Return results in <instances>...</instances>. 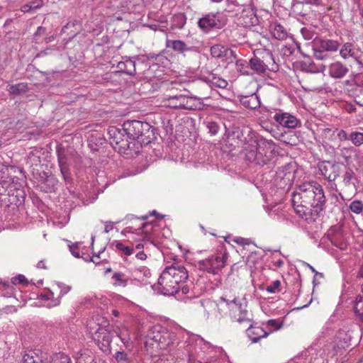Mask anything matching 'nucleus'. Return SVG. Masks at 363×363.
I'll return each mask as SVG.
<instances>
[{
	"label": "nucleus",
	"mask_w": 363,
	"mask_h": 363,
	"mask_svg": "<svg viewBox=\"0 0 363 363\" xmlns=\"http://www.w3.org/2000/svg\"><path fill=\"white\" fill-rule=\"evenodd\" d=\"M296 213L308 222L315 221L325 208L326 197L323 186L315 181L298 185L292 194Z\"/></svg>",
	"instance_id": "f257e3e1"
},
{
	"label": "nucleus",
	"mask_w": 363,
	"mask_h": 363,
	"mask_svg": "<svg viewBox=\"0 0 363 363\" xmlns=\"http://www.w3.org/2000/svg\"><path fill=\"white\" fill-rule=\"evenodd\" d=\"M126 135L133 141L135 152H140L143 145L150 143L153 137V130L147 122L133 120L125 121L123 124Z\"/></svg>",
	"instance_id": "f03ea898"
},
{
	"label": "nucleus",
	"mask_w": 363,
	"mask_h": 363,
	"mask_svg": "<svg viewBox=\"0 0 363 363\" xmlns=\"http://www.w3.org/2000/svg\"><path fill=\"white\" fill-rule=\"evenodd\" d=\"M108 133L109 135L110 144L121 155H125L127 157L137 155L140 152H135L133 147V141L129 139L124 127L121 128L115 126L109 127Z\"/></svg>",
	"instance_id": "7ed1b4c3"
},
{
	"label": "nucleus",
	"mask_w": 363,
	"mask_h": 363,
	"mask_svg": "<svg viewBox=\"0 0 363 363\" xmlns=\"http://www.w3.org/2000/svg\"><path fill=\"white\" fill-rule=\"evenodd\" d=\"M242 152L246 160L250 162H255L260 166L267 164L269 161V157L262 151L261 147L259 148L257 138L250 131L243 140Z\"/></svg>",
	"instance_id": "20e7f679"
},
{
	"label": "nucleus",
	"mask_w": 363,
	"mask_h": 363,
	"mask_svg": "<svg viewBox=\"0 0 363 363\" xmlns=\"http://www.w3.org/2000/svg\"><path fill=\"white\" fill-rule=\"evenodd\" d=\"M201 99L196 96H186L184 94L174 95L163 99L164 106L173 109L195 110L197 105L195 101Z\"/></svg>",
	"instance_id": "39448f33"
},
{
	"label": "nucleus",
	"mask_w": 363,
	"mask_h": 363,
	"mask_svg": "<svg viewBox=\"0 0 363 363\" xmlns=\"http://www.w3.org/2000/svg\"><path fill=\"white\" fill-rule=\"evenodd\" d=\"M227 259V253H218L199 261L198 267L208 273L217 274L225 267Z\"/></svg>",
	"instance_id": "423d86ee"
},
{
	"label": "nucleus",
	"mask_w": 363,
	"mask_h": 363,
	"mask_svg": "<svg viewBox=\"0 0 363 363\" xmlns=\"http://www.w3.org/2000/svg\"><path fill=\"white\" fill-rule=\"evenodd\" d=\"M227 23V18L223 12L208 13L199 18L198 21L199 27L205 33L211 30L223 28Z\"/></svg>",
	"instance_id": "0eeeda50"
},
{
	"label": "nucleus",
	"mask_w": 363,
	"mask_h": 363,
	"mask_svg": "<svg viewBox=\"0 0 363 363\" xmlns=\"http://www.w3.org/2000/svg\"><path fill=\"white\" fill-rule=\"evenodd\" d=\"M180 287L181 285H178L165 269L162 271L155 286L156 290L164 296H173L179 293Z\"/></svg>",
	"instance_id": "6e6552de"
},
{
	"label": "nucleus",
	"mask_w": 363,
	"mask_h": 363,
	"mask_svg": "<svg viewBox=\"0 0 363 363\" xmlns=\"http://www.w3.org/2000/svg\"><path fill=\"white\" fill-rule=\"evenodd\" d=\"M339 53L340 57L347 60L352 59L356 63L363 67V52L361 48L357 45L350 42H347L342 44L340 47Z\"/></svg>",
	"instance_id": "1a4fd4ad"
},
{
	"label": "nucleus",
	"mask_w": 363,
	"mask_h": 363,
	"mask_svg": "<svg viewBox=\"0 0 363 363\" xmlns=\"http://www.w3.org/2000/svg\"><path fill=\"white\" fill-rule=\"evenodd\" d=\"M270 116L279 125L289 129L297 128L300 123L299 120L296 116L281 109H276L271 112Z\"/></svg>",
	"instance_id": "9d476101"
},
{
	"label": "nucleus",
	"mask_w": 363,
	"mask_h": 363,
	"mask_svg": "<svg viewBox=\"0 0 363 363\" xmlns=\"http://www.w3.org/2000/svg\"><path fill=\"white\" fill-rule=\"evenodd\" d=\"M90 333L100 349L104 352L108 350L111 343L112 336L110 331L105 327L98 325L96 329L90 326Z\"/></svg>",
	"instance_id": "9b49d317"
},
{
	"label": "nucleus",
	"mask_w": 363,
	"mask_h": 363,
	"mask_svg": "<svg viewBox=\"0 0 363 363\" xmlns=\"http://www.w3.org/2000/svg\"><path fill=\"white\" fill-rule=\"evenodd\" d=\"M274 64V59L273 55L271 52H266L265 56L263 57V59H260L259 57L255 56L250 60V66L251 67V72L257 74H264L269 69V65Z\"/></svg>",
	"instance_id": "f8f14e48"
},
{
	"label": "nucleus",
	"mask_w": 363,
	"mask_h": 363,
	"mask_svg": "<svg viewBox=\"0 0 363 363\" xmlns=\"http://www.w3.org/2000/svg\"><path fill=\"white\" fill-rule=\"evenodd\" d=\"M321 175L329 182H335L340 174V166L335 162L322 161L318 164Z\"/></svg>",
	"instance_id": "ddd939ff"
},
{
	"label": "nucleus",
	"mask_w": 363,
	"mask_h": 363,
	"mask_svg": "<svg viewBox=\"0 0 363 363\" xmlns=\"http://www.w3.org/2000/svg\"><path fill=\"white\" fill-rule=\"evenodd\" d=\"M164 269L177 281L178 285L184 284L189 277L187 269L179 263H173L172 265L165 267Z\"/></svg>",
	"instance_id": "4468645a"
},
{
	"label": "nucleus",
	"mask_w": 363,
	"mask_h": 363,
	"mask_svg": "<svg viewBox=\"0 0 363 363\" xmlns=\"http://www.w3.org/2000/svg\"><path fill=\"white\" fill-rule=\"evenodd\" d=\"M18 190L14 188L13 185L9 184L7 181H2L0 182V202L5 201L6 202V197H9L8 202L10 203L16 204V202L18 201L17 199L18 194H15L18 193Z\"/></svg>",
	"instance_id": "2eb2a0df"
},
{
	"label": "nucleus",
	"mask_w": 363,
	"mask_h": 363,
	"mask_svg": "<svg viewBox=\"0 0 363 363\" xmlns=\"http://www.w3.org/2000/svg\"><path fill=\"white\" fill-rule=\"evenodd\" d=\"M315 45L327 52H335L340 49V43L338 40L316 37L313 39Z\"/></svg>",
	"instance_id": "dca6fc26"
},
{
	"label": "nucleus",
	"mask_w": 363,
	"mask_h": 363,
	"mask_svg": "<svg viewBox=\"0 0 363 363\" xmlns=\"http://www.w3.org/2000/svg\"><path fill=\"white\" fill-rule=\"evenodd\" d=\"M349 67L340 61L332 62L328 66V74L335 79L344 78L349 72Z\"/></svg>",
	"instance_id": "f3484780"
},
{
	"label": "nucleus",
	"mask_w": 363,
	"mask_h": 363,
	"mask_svg": "<svg viewBox=\"0 0 363 363\" xmlns=\"http://www.w3.org/2000/svg\"><path fill=\"white\" fill-rule=\"evenodd\" d=\"M165 329V328L159 324L152 326L147 335L146 344L153 345V342H155L156 344V347L160 349L162 337Z\"/></svg>",
	"instance_id": "a211bd4d"
},
{
	"label": "nucleus",
	"mask_w": 363,
	"mask_h": 363,
	"mask_svg": "<svg viewBox=\"0 0 363 363\" xmlns=\"http://www.w3.org/2000/svg\"><path fill=\"white\" fill-rule=\"evenodd\" d=\"M238 306L237 308V310L235 311V312H238L237 315H234L235 319L236 321H238L239 323H249L250 324L252 322V319L250 317V314L248 311L246 309L247 308V301L246 300H236L234 301V303H236Z\"/></svg>",
	"instance_id": "6ab92c4d"
},
{
	"label": "nucleus",
	"mask_w": 363,
	"mask_h": 363,
	"mask_svg": "<svg viewBox=\"0 0 363 363\" xmlns=\"http://www.w3.org/2000/svg\"><path fill=\"white\" fill-rule=\"evenodd\" d=\"M269 30L272 37L278 40H284L289 36L286 28L277 21L271 22Z\"/></svg>",
	"instance_id": "aec40b11"
},
{
	"label": "nucleus",
	"mask_w": 363,
	"mask_h": 363,
	"mask_svg": "<svg viewBox=\"0 0 363 363\" xmlns=\"http://www.w3.org/2000/svg\"><path fill=\"white\" fill-rule=\"evenodd\" d=\"M23 363H47L46 354L40 350L30 351L23 357Z\"/></svg>",
	"instance_id": "412c9836"
},
{
	"label": "nucleus",
	"mask_w": 363,
	"mask_h": 363,
	"mask_svg": "<svg viewBox=\"0 0 363 363\" xmlns=\"http://www.w3.org/2000/svg\"><path fill=\"white\" fill-rule=\"evenodd\" d=\"M301 71L306 73H320L323 72L326 66L323 64H315L312 60L303 61L300 64Z\"/></svg>",
	"instance_id": "4be33fe9"
},
{
	"label": "nucleus",
	"mask_w": 363,
	"mask_h": 363,
	"mask_svg": "<svg viewBox=\"0 0 363 363\" xmlns=\"http://www.w3.org/2000/svg\"><path fill=\"white\" fill-rule=\"evenodd\" d=\"M247 335L252 342L255 343L258 342L260 339L266 337L269 333L264 331L262 328L254 327L252 323H250L247 330Z\"/></svg>",
	"instance_id": "5701e85b"
},
{
	"label": "nucleus",
	"mask_w": 363,
	"mask_h": 363,
	"mask_svg": "<svg viewBox=\"0 0 363 363\" xmlns=\"http://www.w3.org/2000/svg\"><path fill=\"white\" fill-rule=\"evenodd\" d=\"M240 101L245 107L250 109H256L261 106L259 97L256 94L243 96L240 99Z\"/></svg>",
	"instance_id": "b1692460"
},
{
	"label": "nucleus",
	"mask_w": 363,
	"mask_h": 363,
	"mask_svg": "<svg viewBox=\"0 0 363 363\" xmlns=\"http://www.w3.org/2000/svg\"><path fill=\"white\" fill-rule=\"evenodd\" d=\"M117 68L118 69V72L130 76H133L136 73L135 62L130 59H126L124 61L119 62L117 65Z\"/></svg>",
	"instance_id": "393cba45"
},
{
	"label": "nucleus",
	"mask_w": 363,
	"mask_h": 363,
	"mask_svg": "<svg viewBox=\"0 0 363 363\" xmlns=\"http://www.w3.org/2000/svg\"><path fill=\"white\" fill-rule=\"evenodd\" d=\"M117 336L120 338L123 343L124 347L128 350H131L133 347V342L130 338V332L126 327H123L119 329L117 333Z\"/></svg>",
	"instance_id": "a878e982"
},
{
	"label": "nucleus",
	"mask_w": 363,
	"mask_h": 363,
	"mask_svg": "<svg viewBox=\"0 0 363 363\" xmlns=\"http://www.w3.org/2000/svg\"><path fill=\"white\" fill-rule=\"evenodd\" d=\"M186 23V17L183 13H177L174 14L170 19V29L174 30L176 29H182Z\"/></svg>",
	"instance_id": "bb28decb"
},
{
	"label": "nucleus",
	"mask_w": 363,
	"mask_h": 363,
	"mask_svg": "<svg viewBox=\"0 0 363 363\" xmlns=\"http://www.w3.org/2000/svg\"><path fill=\"white\" fill-rule=\"evenodd\" d=\"M177 342L176 335L172 333L169 332L167 329H165V331L164 333V335H162L160 349V350H165L167 347H170L171 345H173L174 343Z\"/></svg>",
	"instance_id": "cd10ccee"
},
{
	"label": "nucleus",
	"mask_w": 363,
	"mask_h": 363,
	"mask_svg": "<svg viewBox=\"0 0 363 363\" xmlns=\"http://www.w3.org/2000/svg\"><path fill=\"white\" fill-rule=\"evenodd\" d=\"M112 284L116 287H125L128 285V277L123 272H116L112 276Z\"/></svg>",
	"instance_id": "c85d7f7f"
},
{
	"label": "nucleus",
	"mask_w": 363,
	"mask_h": 363,
	"mask_svg": "<svg viewBox=\"0 0 363 363\" xmlns=\"http://www.w3.org/2000/svg\"><path fill=\"white\" fill-rule=\"evenodd\" d=\"M342 182L346 186L353 185L356 187V183L358 182V178L354 172L351 168H347L343 174Z\"/></svg>",
	"instance_id": "c756f323"
},
{
	"label": "nucleus",
	"mask_w": 363,
	"mask_h": 363,
	"mask_svg": "<svg viewBox=\"0 0 363 363\" xmlns=\"http://www.w3.org/2000/svg\"><path fill=\"white\" fill-rule=\"evenodd\" d=\"M236 69L242 75H252L253 72H251V67L250 66V61L247 62L245 60L239 59L235 62Z\"/></svg>",
	"instance_id": "7c9ffc66"
},
{
	"label": "nucleus",
	"mask_w": 363,
	"mask_h": 363,
	"mask_svg": "<svg viewBox=\"0 0 363 363\" xmlns=\"http://www.w3.org/2000/svg\"><path fill=\"white\" fill-rule=\"evenodd\" d=\"M167 46L168 48H171L174 51H177L179 52H184L190 50V48L186 45V44L180 40H167Z\"/></svg>",
	"instance_id": "2f4dec72"
},
{
	"label": "nucleus",
	"mask_w": 363,
	"mask_h": 363,
	"mask_svg": "<svg viewBox=\"0 0 363 363\" xmlns=\"http://www.w3.org/2000/svg\"><path fill=\"white\" fill-rule=\"evenodd\" d=\"M211 55L218 59L228 57V48L220 45H214L211 48Z\"/></svg>",
	"instance_id": "473e14b6"
},
{
	"label": "nucleus",
	"mask_w": 363,
	"mask_h": 363,
	"mask_svg": "<svg viewBox=\"0 0 363 363\" xmlns=\"http://www.w3.org/2000/svg\"><path fill=\"white\" fill-rule=\"evenodd\" d=\"M354 312L359 320L363 322V296H357L354 304Z\"/></svg>",
	"instance_id": "72a5a7b5"
},
{
	"label": "nucleus",
	"mask_w": 363,
	"mask_h": 363,
	"mask_svg": "<svg viewBox=\"0 0 363 363\" xmlns=\"http://www.w3.org/2000/svg\"><path fill=\"white\" fill-rule=\"evenodd\" d=\"M151 273L150 269L145 266L140 267L138 268H135L133 271V276L135 277V279L138 280L143 281L144 278L149 277L150 276Z\"/></svg>",
	"instance_id": "f704fd0d"
},
{
	"label": "nucleus",
	"mask_w": 363,
	"mask_h": 363,
	"mask_svg": "<svg viewBox=\"0 0 363 363\" xmlns=\"http://www.w3.org/2000/svg\"><path fill=\"white\" fill-rule=\"evenodd\" d=\"M9 92L11 94L18 95L21 93H26L28 91V85L26 83H18L16 84L9 85Z\"/></svg>",
	"instance_id": "c9c22d12"
},
{
	"label": "nucleus",
	"mask_w": 363,
	"mask_h": 363,
	"mask_svg": "<svg viewBox=\"0 0 363 363\" xmlns=\"http://www.w3.org/2000/svg\"><path fill=\"white\" fill-rule=\"evenodd\" d=\"M277 172V179H280L281 180H284V184H289L291 182V175L290 172H291L289 170V168H286V167H280L278 169Z\"/></svg>",
	"instance_id": "e433bc0d"
},
{
	"label": "nucleus",
	"mask_w": 363,
	"mask_h": 363,
	"mask_svg": "<svg viewBox=\"0 0 363 363\" xmlns=\"http://www.w3.org/2000/svg\"><path fill=\"white\" fill-rule=\"evenodd\" d=\"M111 246H114L118 251L121 252L123 255L127 256L132 255L134 251V249L133 247H130V246H126L120 241H113L111 243Z\"/></svg>",
	"instance_id": "4c0bfd02"
},
{
	"label": "nucleus",
	"mask_w": 363,
	"mask_h": 363,
	"mask_svg": "<svg viewBox=\"0 0 363 363\" xmlns=\"http://www.w3.org/2000/svg\"><path fill=\"white\" fill-rule=\"evenodd\" d=\"M340 155L348 163L350 162L352 153L356 152V150L352 146L341 147L339 148Z\"/></svg>",
	"instance_id": "58836bf2"
},
{
	"label": "nucleus",
	"mask_w": 363,
	"mask_h": 363,
	"mask_svg": "<svg viewBox=\"0 0 363 363\" xmlns=\"http://www.w3.org/2000/svg\"><path fill=\"white\" fill-rule=\"evenodd\" d=\"M50 363H72V360L66 354L58 352L52 355Z\"/></svg>",
	"instance_id": "ea45409f"
},
{
	"label": "nucleus",
	"mask_w": 363,
	"mask_h": 363,
	"mask_svg": "<svg viewBox=\"0 0 363 363\" xmlns=\"http://www.w3.org/2000/svg\"><path fill=\"white\" fill-rule=\"evenodd\" d=\"M209 82L211 83L212 86L221 89L226 88L228 84L225 79L216 74H212L211 78L209 79Z\"/></svg>",
	"instance_id": "a19ab883"
},
{
	"label": "nucleus",
	"mask_w": 363,
	"mask_h": 363,
	"mask_svg": "<svg viewBox=\"0 0 363 363\" xmlns=\"http://www.w3.org/2000/svg\"><path fill=\"white\" fill-rule=\"evenodd\" d=\"M313 57L317 60H325L328 58V52L318 48L313 41Z\"/></svg>",
	"instance_id": "79ce46f5"
},
{
	"label": "nucleus",
	"mask_w": 363,
	"mask_h": 363,
	"mask_svg": "<svg viewBox=\"0 0 363 363\" xmlns=\"http://www.w3.org/2000/svg\"><path fill=\"white\" fill-rule=\"evenodd\" d=\"M199 345H201V348L202 350H209L211 349V352H214L216 354H218L219 356L223 354V349L221 347H213L210 342L205 341L203 338L200 339Z\"/></svg>",
	"instance_id": "37998d69"
},
{
	"label": "nucleus",
	"mask_w": 363,
	"mask_h": 363,
	"mask_svg": "<svg viewBox=\"0 0 363 363\" xmlns=\"http://www.w3.org/2000/svg\"><path fill=\"white\" fill-rule=\"evenodd\" d=\"M351 143L356 147L363 145V133L359 131H352L350 133Z\"/></svg>",
	"instance_id": "c03bdc74"
},
{
	"label": "nucleus",
	"mask_w": 363,
	"mask_h": 363,
	"mask_svg": "<svg viewBox=\"0 0 363 363\" xmlns=\"http://www.w3.org/2000/svg\"><path fill=\"white\" fill-rule=\"evenodd\" d=\"M349 209L355 214H361L363 213V201L355 199L349 205Z\"/></svg>",
	"instance_id": "a18cd8bd"
},
{
	"label": "nucleus",
	"mask_w": 363,
	"mask_h": 363,
	"mask_svg": "<svg viewBox=\"0 0 363 363\" xmlns=\"http://www.w3.org/2000/svg\"><path fill=\"white\" fill-rule=\"evenodd\" d=\"M57 159L60 168H62V167H69L70 165L72 164L70 158L64 152L57 151Z\"/></svg>",
	"instance_id": "49530a36"
},
{
	"label": "nucleus",
	"mask_w": 363,
	"mask_h": 363,
	"mask_svg": "<svg viewBox=\"0 0 363 363\" xmlns=\"http://www.w3.org/2000/svg\"><path fill=\"white\" fill-rule=\"evenodd\" d=\"M221 301H223V302H225L227 305V306L231 310V311H236L237 310V308H238V305H237V302L236 303H234L235 301L236 300H245V298H240L239 297H235L233 300H229V299H227L225 297H221Z\"/></svg>",
	"instance_id": "de8ad7c7"
},
{
	"label": "nucleus",
	"mask_w": 363,
	"mask_h": 363,
	"mask_svg": "<svg viewBox=\"0 0 363 363\" xmlns=\"http://www.w3.org/2000/svg\"><path fill=\"white\" fill-rule=\"evenodd\" d=\"M280 285L281 281L279 280H275L267 286L266 291L270 294H275L279 291Z\"/></svg>",
	"instance_id": "09e8293b"
},
{
	"label": "nucleus",
	"mask_w": 363,
	"mask_h": 363,
	"mask_svg": "<svg viewBox=\"0 0 363 363\" xmlns=\"http://www.w3.org/2000/svg\"><path fill=\"white\" fill-rule=\"evenodd\" d=\"M327 83L325 82V76L321 75L319 77V84L314 86L312 89L313 91L320 92L325 89Z\"/></svg>",
	"instance_id": "8fccbe9b"
},
{
	"label": "nucleus",
	"mask_w": 363,
	"mask_h": 363,
	"mask_svg": "<svg viewBox=\"0 0 363 363\" xmlns=\"http://www.w3.org/2000/svg\"><path fill=\"white\" fill-rule=\"evenodd\" d=\"M301 33L303 38L306 40H312L315 35L314 31L308 28H302L301 29Z\"/></svg>",
	"instance_id": "3c124183"
},
{
	"label": "nucleus",
	"mask_w": 363,
	"mask_h": 363,
	"mask_svg": "<svg viewBox=\"0 0 363 363\" xmlns=\"http://www.w3.org/2000/svg\"><path fill=\"white\" fill-rule=\"evenodd\" d=\"M60 169L65 182L67 184L71 183L72 179L71 177V174L69 167H62V168Z\"/></svg>",
	"instance_id": "603ef678"
},
{
	"label": "nucleus",
	"mask_w": 363,
	"mask_h": 363,
	"mask_svg": "<svg viewBox=\"0 0 363 363\" xmlns=\"http://www.w3.org/2000/svg\"><path fill=\"white\" fill-rule=\"evenodd\" d=\"M79 245V242H75V243H72L71 245L69 246V250H70L72 255L77 258H80Z\"/></svg>",
	"instance_id": "864d4df0"
},
{
	"label": "nucleus",
	"mask_w": 363,
	"mask_h": 363,
	"mask_svg": "<svg viewBox=\"0 0 363 363\" xmlns=\"http://www.w3.org/2000/svg\"><path fill=\"white\" fill-rule=\"evenodd\" d=\"M57 286L58 289H60L59 297L63 296L64 295L67 294L71 290V286H67L62 283H58L57 284Z\"/></svg>",
	"instance_id": "5fc2aeb1"
},
{
	"label": "nucleus",
	"mask_w": 363,
	"mask_h": 363,
	"mask_svg": "<svg viewBox=\"0 0 363 363\" xmlns=\"http://www.w3.org/2000/svg\"><path fill=\"white\" fill-rule=\"evenodd\" d=\"M335 131H337V137L338 138V139L341 141H344V140H350V134L348 135L347 133L341 129V130H338V129H335Z\"/></svg>",
	"instance_id": "6e6d98bb"
},
{
	"label": "nucleus",
	"mask_w": 363,
	"mask_h": 363,
	"mask_svg": "<svg viewBox=\"0 0 363 363\" xmlns=\"http://www.w3.org/2000/svg\"><path fill=\"white\" fill-rule=\"evenodd\" d=\"M207 128L208 129L209 133L212 135H216L219 130V126L216 122L209 121L206 125Z\"/></svg>",
	"instance_id": "4d7b16f0"
},
{
	"label": "nucleus",
	"mask_w": 363,
	"mask_h": 363,
	"mask_svg": "<svg viewBox=\"0 0 363 363\" xmlns=\"http://www.w3.org/2000/svg\"><path fill=\"white\" fill-rule=\"evenodd\" d=\"M225 4L227 8L225 9V11L227 12L233 11L234 8L239 5L236 0H226Z\"/></svg>",
	"instance_id": "13d9d810"
},
{
	"label": "nucleus",
	"mask_w": 363,
	"mask_h": 363,
	"mask_svg": "<svg viewBox=\"0 0 363 363\" xmlns=\"http://www.w3.org/2000/svg\"><path fill=\"white\" fill-rule=\"evenodd\" d=\"M11 283L14 285L17 284H26L27 280L23 275L19 274L11 279Z\"/></svg>",
	"instance_id": "bf43d9fd"
},
{
	"label": "nucleus",
	"mask_w": 363,
	"mask_h": 363,
	"mask_svg": "<svg viewBox=\"0 0 363 363\" xmlns=\"http://www.w3.org/2000/svg\"><path fill=\"white\" fill-rule=\"evenodd\" d=\"M233 241L237 244L242 246L249 245L252 242L250 239L244 238L242 237H236L235 238H234Z\"/></svg>",
	"instance_id": "052dcab7"
},
{
	"label": "nucleus",
	"mask_w": 363,
	"mask_h": 363,
	"mask_svg": "<svg viewBox=\"0 0 363 363\" xmlns=\"http://www.w3.org/2000/svg\"><path fill=\"white\" fill-rule=\"evenodd\" d=\"M77 363H96L90 356L81 355L77 359Z\"/></svg>",
	"instance_id": "680f3d73"
},
{
	"label": "nucleus",
	"mask_w": 363,
	"mask_h": 363,
	"mask_svg": "<svg viewBox=\"0 0 363 363\" xmlns=\"http://www.w3.org/2000/svg\"><path fill=\"white\" fill-rule=\"evenodd\" d=\"M267 325L270 327L274 328L275 330H279L281 328V323L277 320L271 319L267 321Z\"/></svg>",
	"instance_id": "e2e57ef3"
},
{
	"label": "nucleus",
	"mask_w": 363,
	"mask_h": 363,
	"mask_svg": "<svg viewBox=\"0 0 363 363\" xmlns=\"http://www.w3.org/2000/svg\"><path fill=\"white\" fill-rule=\"evenodd\" d=\"M33 10L35 11L38 9H40L43 5V0H33L29 2Z\"/></svg>",
	"instance_id": "0e129e2a"
},
{
	"label": "nucleus",
	"mask_w": 363,
	"mask_h": 363,
	"mask_svg": "<svg viewBox=\"0 0 363 363\" xmlns=\"http://www.w3.org/2000/svg\"><path fill=\"white\" fill-rule=\"evenodd\" d=\"M115 357L117 361H125L128 359V355L124 352H117Z\"/></svg>",
	"instance_id": "69168bd1"
},
{
	"label": "nucleus",
	"mask_w": 363,
	"mask_h": 363,
	"mask_svg": "<svg viewBox=\"0 0 363 363\" xmlns=\"http://www.w3.org/2000/svg\"><path fill=\"white\" fill-rule=\"evenodd\" d=\"M345 109L347 112L352 113L356 112V106L354 104L351 103H347L345 105Z\"/></svg>",
	"instance_id": "338daca9"
},
{
	"label": "nucleus",
	"mask_w": 363,
	"mask_h": 363,
	"mask_svg": "<svg viewBox=\"0 0 363 363\" xmlns=\"http://www.w3.org/2000/svg\"><path fill=\"white\" fill-rule=\"evenodd\" d=\"M113 228V223L111 221L104 222V233H109Z\"/></svg>",
	"instance_id": "774afa93"
}]
</instances>
